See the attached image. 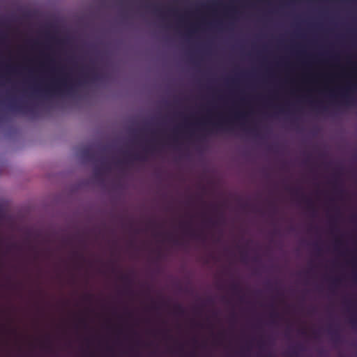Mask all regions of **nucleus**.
I'll return each mask as SVG.
<instances>
[{
  "instance_id": "393cba45",
  "label": "nucleus",
  "mask_w": 357,
  "mask_h": 357,
  "mask_svg": "<svg viewBox=\"0 0 357 357\" xmlns=\"http://www.w3.org/2000/svg\"><path fill=\"white\" fill-rule=\"evenodd\" d=\"M74 255L79 257L80 259H83V255L81 254H79L78 252H74Z\"/></svg>"
},
{
  "instance_id": "7ed1b4c3",
  "label": "nucleus",
  "mask_w": 357,
  "mask_h": 357,
  "mask_svg": "<svg viewBox=\"0 0 357 357\" xmlns=\"http://www.w3.org/2000/svg\"><path fill=\"white\" fill-rule=\"evenodd\" d=\"M125 155L128 160L118 161V164L121 165L125 163L126 162H128L129 160L146 161L147 159L145 155L140 153H131L125 152Z\"/></svg>"
},
{
  "instance_id": "412c9836",
  "label": "nucleus",
  "mask_w": 357,
  "mask_h": 357,
  "mask_svg": "<svg viewBox=\"0 0 357 357\" xmlns=\"http://www.w3.org/2000/svg\"><path fill=\"white\" fill-rule=\"evenodd\" d=\"M177 131H178V130H177V129H175V130H174V138H173V139H174V142L175 143H176V142H177V137H176V132H177Z\"/></svg>"
},
{
  "instance_id": "20e7f679",
  "label": "nucleus",
  "mask_w": 357,
  "mask_h": 357,
  "mask_svg": "<svg viewBox=\"0 0 357 357\" xmlns=\"http://www.w3.org/2000/svg\"><path fill=\"white\" fill-rule=\"evenodd\" d=\"M340 96L342 99V102L347 106H351L355 105V101L354 98L349 94L347 91H342L340 93Z\"/></svg>"
},
{
  "instance_id": "b1692460",
  "label": "nucleus",
  "mask_w": 357,
  "mask_h": 357,
  "mask_svg": "<svg viewBox=\"0 0 357 357\" xmlns=\"http://www.w3.org/2000/svg\"><path fill=\"white\" fill-rule=\"evenodd\" d=\"M340 280L339 278H335L333 280V283L336 285L340 282Z\"/></svg>"
},
{
  "instance_id": "bb28decb",
  "label": "nucleus",
  "mask_w": 357,
  "mask_h": 357,
  "mask_svg": "<svg viewBox=\"0 0 357 357\" xmlns=\"http://www.w3.org/2000/svg\"><path fill=\"white\" fill-rule=\"evenodd\" d=\"M241 258H242V260H243V261H244V260L245 259V258H246V255H245V253H244V252H242V253H241Z\"/></svg>"
},
{
  "instance_id": "f257e3e1",
  "label": "nucleus",
  "mask_w": 357,
  "mask_h": 357,
  "mask_svg": "<svg viewBox=\"0 0 357 357\" xmlns=\"http://www.w3.org/2000/svg\"><path fill=\"white\" fill-rule=\"evenodd\" d=\"M56 71L59 76L52 79L50 84H45L44 90L36 87L34 89V92L36 93L44 92L46 96L73 93L75 91V85L69 75L64 73L61 68H58Z\"/></svg>"
},
{
  "instance_id": "e433bc0d",
  "label": "nucleus",
  "mask_w": 357,
  "mask_h": 357,
  "mask_svg": "<svg viewBox=\"0 0 357 357\" xmlns=\"http://www.w3.org/2000/svg\"><path fill=\"white\" fill-rule=\"evenodd\" d=\"M315 106H316V107H317V108H321V107L320 106V105H319V104H317V105H316Z\"/></svg>"
},
{
  "instance_id": "72a5a7b5",
  "label": "nucleus",
  "mask_w": 357,
  "mask_h": 357,
  "mask_svg": "<svg viewBox=\"0 0 357 357\" xmlns=\"http://www.w3.org/2000/svg\"><path fill=\"white\" fill-rule=\"evenodd\" d=\"M293 192L295 195H298V190H294Z\"/></svg>"
},
{
  "instance_id": "2f4dec72",
  "label": "nucleus",
  "mask_w": 357,
  "mask_h": 357,
  "mask_svg": "<svg viewBox=\"0 0 357 357\" xmlns=\"http://www.w3.org/2000/svg\"><path fill=\"white\" fill-rule=\"evenodd\" d=\"M250 132H251L252 133H253V134L256 135V133H255V129H251V130H250Z\"/></svg>"
},
{
  "instance_id": "1a4fd4ad",
  "label": "nucleus",
  "mask_w": 357,
  "mask_h": 357,
  "mask_svg": "<svg viewBox=\"0 0 357 357\" xmlns=\"http://www.w3.org/2000/svg\"><path fill=\"white\" fill-rule=\"evenodd\" d=\"M302 200L306 202L307 209L312 211V215L314 216L316 215V211L314 208L313 202L310 199H305V197L303 196L302 197Z\"/></svg>"
},
{
  "instance_id": "f8f14e48",
  "label": "nucleus",
  "mask_w": 357,
  "mask_h": 357,
  "mask_svg": "<svg viewBox=\"0 0 357 357\" xmlns=\"http://www.w3.org/2000/svg\"><path fill=\"white\" fill-rule=\"evenodd\" d=\"M120 279L126 284V287L130 286L132 280L128 275H121Z\"/></svg>"
},
{
  "instance_id": "ea45409f",
  "label": "nucleus",
  "mask_w": 357,
  "mask_h": 357,
  "mask_svg": "<svg viewBox=\"0 0 357 357\" xmlns=\"http://www.w3.org/2000/svg\"><path fill=\"white\" fill-rule=\"evenodd\" d=\"M8 69H9V70H12V71H13V70H14V69H13V68H10V67L8 68Z\"/></svg>"
},
{
  "instance_id": "f03ea898",
  "label": "nucleus",
  "mask_w": 357,
  "mask_h": 357,
  "mask_svg": "<svg viewBox=\"0 0 357 357\" xmlns=\"http://www.w3.org/2000/svg\"><path fill=\"white\" fill-rule=\"evenodd\" d=\"M10 108L13 111L22 114L32 113L33 112V109L29 106L25 104L15 103L13 101H11Z\"/></svg>"
},
{
  "instance_id": "37998d69",
  "label": "nucleus",
  "mask_w": 357,
  "mask_h": 357,
  "mask_svg": "<svg viewBox=\"0 0 357 357\" xmlns=\"http://www.w3.org/2000/svg\"><path fill=\"white\" fill-rule=\"evenodd\" d=\"M212 4H213V5H215V4H216V2H215V1H213Z\"/></svg>"
},
{
  "instance_id": "cd10ccee",
  "label": "nucleus",
  "mask_w": 357,
  "mask_h": 357,
  "mask_svg": "<svg viewBox=\"0 0 357 357\" xmlns=\"http://www.w3.org/2000/svg\"><path fill=\"white\" fill-rule=\"evenodd\" d=\"M279 316L278 313L274 312L271 314V317H278Z\"/></svg>"
},
{
  "instance_id": "5701e85b",
  "label": "nucleus",
  "mask_w": 357,
  "mask_h": 357,
  "mask_svg": "<svg viewBox=\"0 0 357 357\" xmlns=\"http://www.w3.org/2000/svg\"><path fill=\"white\" fill-rule=\"evenodd\" d=\"M208 222L209 223H211L213 226H215V225H217V224H218V221H213V220H211V219H210V220H208Z\"/></svg>"
},
{
  "instance_id": "c03bdc74",
  "label": "nucleus",
  "mask_w": 357,
  "mask_h": 357,
  "mask_svg": "<svg viewBox=\"0 0 357 357\" xmlns=\"http://www.w3.org/2000/svg\"><path fill=\"white\" fill-rule=\"evenodd\" d=\"M354 279L356 281H357V276H355Z\"/></svg>"
},
{
  "instance_id": "f704fd0d",
  "label": "nucleus",
  "mask_w": 357,
  "mask_h": 357,
  "mask_svg": "<svg viewBox=\"0 0 357 357\" xmlns=\"http://www.w3.org/2000/svg\"><path fill=\"white\" fill-rule=\"evenodd\" d=\"M230 10H231V11H233V12H236V10H235L234 8H231H231H230Z\"/></svg>"
},
{
  "instance_id": "4468645a",
  "label": "nucleus",
  "mask_w": 357,
  "mask_h": 357,
  "mask_svg": "<svg viewBox=\"0 0 357 357\" xmlns=\"http://www.w3.org/2000/svg\"><path fill=\"white\" fill-rule=\"evenodd\" d=\"M174 312L178 314H183L184 313V309L180 304H176L174 306Z\"/></svg>"
},
{
  "instance_id": "a211bd4d",
  "label": "nucleus",
  "mask_w": 357,
  "mask_h": 357,
  "mask_svg": "<svg viewBox=\"0 0 357 357\" xmlns=\"http://www.w3.org/2000/svg\"><path fill=\"white\" fill-rule=\"evenodd\" d=\"M276 108L278 109L279 112L281 114H286L287 112V109L284 107L279 106L276 107Z\"/></svg>"
},
{
  "instance_id": "f3484780",
  "label": "nucleus",
  "mask_w": 357,
  "mask_h": 357,
  "mask_svg": "<svg viewBox=\"0 0 357 357\" xmlns=\"http://www.w3.org/2000/svg\"><path fill=\"white\" fill-rule=\"evenodd\" d=\"M94 174L96 177H99L102 174L100 168L96 167L94 169Z\"/></svg>"
},
{
  "instance_id": "4be33fe9",
  "label": "nucleus",
  "mask_w": 357,
  "mask_h": 357,
  "mask_svg": "<svg viewBox=\"0 0 357 357\" xmlns=\"http://www.w3.org/2000/svg\"><path fill=\"white\" fill-rule=\"evenodd\" d=\"M291 356H295L296 357L298 356V353L296 350H292L291 352Z\"/></svg>"
},
{
  "instance_id": "9d476101",
  "label": "nucleus",
  "mask_w": 357,
  "mask_h": 357,
  "mask_svg": "<svg viewBox=\"0 0 357 357\" xmlns=\"http://www.w3.org/2000/svg\"><path fill=\"white\" fill-rule=\"evenodd\" d=\"M329 333L331 335L332 339L335 342H338L340 339V335L337 330H330Z\"/></svg>"
},
{
  "instance_id": "ddd939ff",
  "label": "nucleus",
  "mask_w": 357,
  "mask_h": 357,
  "mask_svg": "<svg viewBox=\"0 0 357 357\" xmlns=\"http://www.w3.org/2000/svg\"><path fill=\"white\" fill-rule=\"evenodd\" d=\"M231 289L234 294H238L241 291V288L238 283H233L231 285Z\"/></svg>"
},
{
  "instance_id": "2eb2a0df",
  "label": "nucleus",
  "mask_w": 357,
  "mask_h": 357,
  "mask_svg": "<svg viewBox=\"0 0 357 357\" xmlns=\"http://www.w3.org/2000/svg\"><path fill=\"white\" fill-rule=\"evenodd\" d=\"M155 151H156V147L154 146L146 147L144 149V151L145 153H153Z\"/></svg>"
},
{
  "instance_id": "dca6fc26",
  "label": "nucleus",
  "mask_w": 357,
  "mask_h": 357,
  "mask_svg": "<svg viewBox=\"0 0 357 357\" xmlns=\"http://www.w3.org/2000/svg\"><path fill=\"white\" fill-rule=\"evenodd\" d=\"M245 114L243 112H235L234 119L236 120H242L245 118Z\"/></svg>"
},
{
  "instance_id": "0eeeda50",
  "label": "nucleus",
  "mask_w": 357,
  "mask_h": 357,
  "mask_svg": "<svg viewBox=\"0 0 357 357\" xmlns=\"http://www.w3.org/2000/svg\"><path fill=\"white\" fill-rule=\"evenodd\" d=\"M185 231L187 234L193 238L204 239V236L202 234H197L194 229L190 228L189 227H186Z\"/></svg>"
},
{
  "instance_id": "a19ab883",
  "label": "nucleus",
  "mask_w": 357,
  "mask_h": 357,
  "mask_svg": "<svg viewBox=\"0 0 357 357\" xmlns=\"http://www.w3.org/2000/svg\"><path fill=\"white\" fill-rule=\"evenodd\" d=\"M90 297H91V296H90V295H87V296H86V298H89Z\"/></svg>"
},
{
  "instance_id": "49530a36",
  "label": "nucleus",
  "mask_w": 357,
  "mask_h": 357,
  "mask_svg": "<svg viewBox=\"0 0 357 357\" xmlns=\"http://www.w3.org/2000/svg\"><path fill=\"white\" fill-rule=\"evenodd\" d=\"M135 357H139V356H135Z\"/></svg>"
},
{
  "instance_id": "473e14b6",
  "label": "nucleus",
  "mask_w": 357,
  "mask_h": 357,
  "mask_svg": "<svg viewBox=\"0 0 357 357\" xmlns=\"http://www.w3.org/2000/svg\"><path fill=\"white\" fill-rule=\"evenodd\" d=\"M315 247L318 251H320V248L317 244L315 245Z\"/></svg>"
},
{
  "instance_id": "6e6552de",
  "label": "nucleus",
  "mask_w": 357,
  "mask_h": 357,
  "mask_svg": "<svg viewBox=\"0 0 357 357\" xmlns=\"http://www.w3.org/2000/svg\"><path fill=\"white\" fill-rule=\"evenodd\" d=\"M146 8H151L157 16L163 18V17H164L163 12L162 10V9L160 8H159L158 6L151 5V6H147Z\"/></svg>"
},
{
  "instance_id": "9b49d317",
  "label": "nucleus",
  "mask_w": 357,
  "mask_h": 357,
  "mask_svg": "<svg viewBox=\"0 0 357 357\" xmlns=\"http://www.w3.org/2000/svg\"><path fill=\"white\" fill-rule=\"evenodd\" d=\"M82 155L84 158H87L89 160L93 159V153L91 152L89 149H84L82 151Z\"/></svg>"
},
{
  "instance_id": "aec40b11",
  "label": "nucleus",
  "mask_w": 357,
  "mask_h": 357,
  "mask_svg": "<svg viewBox=\"0 0 357 357\" xmlns=\"http://www.w3.org/2000/svg\"><path fill=\"white\" fill-rule=\"evenodd\" d=\"M349 322L354 327L356 326L357 323L356 319L354 318H351Z\"/></svg>"
},
{
  "instance_id": "c756f323",
  "label": "nucleus",
  "mask_w": 357,
  "mask_h": 357,
  "mask_svg": "<svg viewBox=\"0 0 357 357\" xmlns=\"http://www.w3.org/2000/svg\"><path fill=\"white\" fill-rule=\"evenodd\" d=\"M170 10L172 12V13H173L174 15H176V13H177V10Z\"/></svg>"
},
{
  "instance_id": "4c0bfd02",
  "label": "nucleus",
  "mask_w": 357,
  "mask_h": 357,
  "mask_svg": "<svg viewBox=\"0 0 357 357\" xmlns=\"http://www.w3.org/2000/svg\"><path fill=\"white\" fill-rule=\"evenodd\" d=\"M101 165H102V167H105L106 164H105V162L104 161H102Z\"/></svg>"
},
{
  "instance_id": "a18cd8bd",
  "label": "nucleus",
  "mask_w": 357,
  "mask_h": 357,
  "mask_svg": "<svg viewBox=\"0 0 357 357\" xmlns=\"http://www.w3.org/2000/svg\"><path fill=\"white\" fill-rule=\"evenodd\" d=\"M190 357H196V356H194V355H192Z\"/></svg>"
},
{
  "instance_id": "58836bf2",
  "label": "nucleus",
  "mask_w": 357,
  "mask_h": 357,
  "mask_svg": "<svg viewBox=\"0 0 357 357\" xmlns=\"http://www.w3.org/2000/svg\"><path fill=\"white\" fill-rule=\"evenodd\" d=\"M301 333L302 334H305V331L303 330V331H301Z\"/></svg>"
},
{
  "instance_id": "423d86ee",
  "label": "nucleus",
  "mask_w": 357,
  "mask_h": 357,
  "mask_svg": "<svg viewBox=\"0 0 357 357\" xmlns=\"http://www.w3.org/2000/svg\"><path fill=\"white\" fill-rule=\"evenodd\" d=\"M87 71L83 73V77L85 79L91 78L93 80H98L100 79L98 74L96 72L93 68H88Z\"/></svg>"
},
{
  "instance_id": "7c9ffc66",
  "label": "nucleus",
  "mask_w": 357,
  "mask_h": 357,
  "mask_svg": "<svg viewBox=\"0 0 357 357\" xmlns=\"http://www.w3.org/2000/svg\"><path fill=\"white\" fill-rule=\"evenodd\" d=\"M205 123L206 122H204V121H199V122H198V124L201 125V126H204L205 124Z\"/></svg>"
},
{
  "instance_id": "39448f33",
  "label": "nucleus",
  "mask_w": 357,
  "mask_h": 357,
  "mask_svg": "<svg viewBox=\"0 0 357 357\" xmlns=\"http://www.w3.org/2000/svg\"><path fill=\"white\" fill-rule=\"evenodd\" d=\"M231 121L228 119H221L217 123H213L212 126L220 130H229L227 128V125L229 124Z\"/></svg>"
},
{
  "instance_id": "79ce46f5",
  "label": "nucleus",
  "mask_w": 357,
  "mask_h": 357,
  "mask_svg": "<svg viewBox=\"0 0 357 357\" xmlns=\"http://www.w3.org/2000/svg\"><path fill=\"white\" fill-rule=\"evenodd\" d=\"M204 6H206V8H210V6L208 5H204Z\"/></svg>"
},
{
  "instance_id": "c9c22d12",
  "label": "nucleus",
  "mask_w": 357,
  "mask_h": 357,
  "mask_svg": "<svg viewBox=\"0 0 357 357\" xmlns=\"http://www.w3.org/2000/svg\"><path fill=\"white\" fill-rule=\"evenodd\" d=\"M336 96H336V94H335V93H331V97H333H333H336Z\"/></svg>"
},
{
  "instance_id": "c85d7f7f",
  "label": "nucleus",
  "mask_w": 357,
  "mask_h": 357,
  "mask_svg": "<svg viewBox=\"0 0 357 357\" xmlns=\"http://www.w3.org/2000/svg\"><path fill=\"white\" fill-rule=\"evenodd\" d=\"M341 243H342V241H341L340 239H336V240H335V244H336V245H340V244H341Z\"/></svg>"
},
{
  "instance_id": "a878e982",
  "label": "nucleus",
  "mask_w": 357,
  "mask_h": 357,
  "mask_svg": "<svg viewBox=\"0 0 357 357\" xmlns=\"http://www.w3.org/2000/svg\"><path fill=\"white\" fill-rule=\"evenodd\" d=\"M172 242L175 244V245H179L180 244V242L178 239H173L172 240Z\"/></svg>"
},
{
  "instance_id": "6ab92c4d",
  "label": "nucleus",
  "mask_w": 357,
  "mask_h": 357,
  "mask_svg": "<svg viewBox=\"0 0 357 357\" xmlns=\"http://www.w3.org/2000/svg\"><path fill=\"white\" fill-rule=\"evenodd\" d=\"M194 33V29H190L188 31L187 33H186V36L188 38H190L192 34Z\"/></svg>"
}]
</instances>
